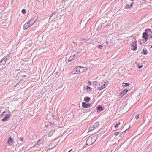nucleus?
<instances>
[{"label": "nucleus", "mask_w": 152, "mask_h": 152, "mask_svg": "<svg viewBox=\"0 0 152 152\" xmlns=\"http://www.w3.org/2000/svg\"><path fill=\"white\" fill-rule=\"evenodd\" d=\"M119 134V132H115V133L114 134L115 135H117Z\"/></svg>", "instance_id": "obj_35"}, {"label": "nucleus", "mask_w": 152, "mask_h": 152, "mask_svg": "<svg viewBox=\"0 0 152 152\" xmlns=\"http://www.w3.org/2000/svg\"><path fill=\"white\" fill-rule=\"evenodd\" d=\"M35 21V22H36V20L34 21V18H31L29 21V22H28V23H29L30 24H31V23L33 22L34 21Z\"/></svg>", "instance_id": "obj_18"}, {"label": "nucleus", "mask_w": 152, "mask_h": 152, "mask_svg": "<svg viewBox=\"0 0 152 152\" xmlns=\"http://www.w3.org/2000/svg\"><path fill=\"white\" fill-rule=\"evenodd\" d=\"M56 12V11H54L50 15L51 17H52L53 15L55 14Z\"/></svg>", "instance_id": "obj_27"}, {"label": "nucleus", "mask_w": 152, "mask_h": 152, "mask_svg": "<svg viewBox=\"0 0 152 152\" xmlns=\"http://www.w3.org/2000/svg\"><path fill=\"white\" fill-rule=\"evenodd\" d=\"M24 76L26 77V76L24 75Z\"/></svg>", "instance_id": "obj_49"}, {"label": "nucleus", "mask_w": 152, "mask_h": 152, "mask_svg": "<svg viewBox=\"0 0 152 152\" xmlns=\"http://www.w3.org/2000/svg\"><path fill=\"white\" fill-rule=\"evenodd\" d=\"M21 12L22 13L25 14L26 13V10L24 9H23L22 10Z\"/></svg>", "instance_id": "obj_26"}, {"label": "nucleus", "mask_w": 152, "mask_h": 152, "mask_svg": "<svg viewBox=\"0 0 152 152\" xmlns=\"http://www.w3.org/2000/svg\"><path fill=\"white\" fill-rule=\"evenodd\" d=\"M142 37L144 38L145 41L146 42L148 40V34L146 32H144L142 34Z\"/></svg>", "instance_id": "obj_10"}, {"label": "nucleus", "mask_w": 152, "mask_h": 152, "mask_svg": "<svg viewBox=\"0 0 152 152\" xmlns=\"http://www.w3.org/2000/svg\"><path fill=\"white\" fill-rule=\"evenodd\" d=\"M121 134V135H122V134H121H121Z\"/></svg>", "instance_id": "obj_47"}, {"label": "nucleus", "mask_w": 152, "mask_h": 152, "mask_svg": "<svg viewBox=\"0 0 152 152\" xmlns=\"http://www.w3.org/2000/svg\"><path fill=\"white\" fill-rule=\"evenodd\" d=\"M26 149V148L25 147H23L22 148V150H25Z\"/></svg>", "instance_id": "obj_38"}, {"label": "nucleus", "mask_w": 152, "mask_h": 152, "mask_svg": "<svg viewBox=\"0 0 152 152\" xmlns=\"http://www.w3.org/2000/svg\"><path fill=\"white\" fill-rule=\"evenodd\" d=\"M75 59V58H74L71 55V56L69 57V58L68 59V61L69 62L72 60H74Z\"/></svg>", "instance_id": "obj_17"}, {"label": "nucleus", "mask_w": 152, "mask_h": 152, "mask_svg": "<svg viewBox=\"0 0 152 152\" xmlns=\"http://www.w3.org/2000/svg\"><path fill=\"white\" fill-rule=\"evenodd\" d=\"M45 126V127L47 128H48L49 127L51 128V127H53V126H54V125L51 123H49V124H48V125H43L42 126Z\"/></svg>", "instance_id": "obj_12"}, {"label": "nucleus", "mask_w": 152, "mask_h": 152, "mask_svg": "<svg viewBox=\"0 0 152 152\" xmlns=\"http://www.w3.org/2000/svg\"><path fill=\"white\" fill-rule=\"evenodd\" d=\"M14 53H10L9 55H7L6 56H4V58H6L7 60H9L11 57H12L14 55Z\"/></svg>", "instance_id": "obj_9"}, {"label": "nucleus", "mask_w": 152, "mask_h": 152, "mask_svg": "<svg viewBox=\"0 0 152 152\" xmlns=\"http://www.w3.org/2000/svg\"><path fill=\"white\" fill-rule=\"evenodd\" d=\"M82 107L84 108H87L90 106V104L89 103L86 104L85 102L82 103Z\"/></svg>", "instance_id": "obj_6"}, {"label": "nucleus", "mask_w": 152, "mask_h": 152, "mask_svg": "<svg viewBox=\"0 0 152 152\" xmlns=\"http://www.w3.org/2000/svg\"><path fill=\"white\" fill-rule=\"evenodd\" d=\"M40 142H41L40 140H38L37 142V144H38V145L40 144H41Z\"/></svg>", "instance_id": "obj_32"}, {"label": "nucleus", "mask_w": 152, "mask_h": 152, "mask_svg": "<svg viewBox=\"0 0 152 152\" xmlns=\"http://www.w3.org/2000/svg\"><path fill=\"white\" fill-rule=\"evenodd\" d=\"M147 51L146 50L143 49L142 50V53L145 55H146L147 54Z\"/></svg>", "instance_id": "obj_20"}, {"label": "nucleus", "mask_w": 152, "mask_h": 152, "mask_svg": "<svg viewBox=\"0 0 152 152\" xmlns=\"http://www.w3.org/2000/svg\"><path fill=\"white\" fill-rule=\"evenodd\" d=\"M6 114H5V112H3V113H2V114L1 115H0V117H2L3 115H5Z\"/></svg>", "instance_id": "obj_29"}, {"label": "nucleus", "mask_w": 152, "mask_h": 152, "mask_svg": "<svg viewBox=\"0 0 152 152\" xmlns=\"http://www.w3.org/2000/svg\"><path fill=\"white\" fill-rule=\"evenodd\" d=\"M85 146H83V149L84 148H85Z\"/></svg>", "instance_id": "obj_43"}, {"label": "nucleus", "mask_w": 152, "mask_h": 152, "mask_svg": "<svg viewBox=\"0 0 152 152\" xmlns=\"http://www.w3.org/2000/svg\"><path fill=\"white\" fill-rule=\"evenodd\" d=\"M7 120H8V119L6 117H5L2 120V121H5Z\"/></svg>", "instance_id": "obj_24"}, {"label": "nucleus", "mask_w": 152, "mask_h": 152, "mask_svg": "<svg viewBox=\"0 0 152 152\" xmlns=\"http://www.w3.org/2000/svg\"><path fill=\"white\" fill-rule=\"evenodd\" d=\"M10 114H7L6 115V117L8 119H9L10 118Z\"/></svg>", "instance_id": "obj_25"}, {"label": "nucleus", "mask_w": 152, "mask_h": 152, "mask_svg": "<svg viewBox=\"0 0 152 152\" xmlns=\"http://www.w3.org/2000/svg\"><path fill=\"white\" fill-rule=\"evenodd\" d=\"M98 48L99 49H101L102 48V45H99L98 46Z\"/></svg>", "instance_id": "obj_30"}, {"label": "nucleus", "mask_w": 152, "mask_h": 152, "mask_svg": "<svg viewBox=\"0 0 152 152\" xmlns=\"http://www.w3.org/2000/svg\"><path fill=\"white\" fill-rule=\"evenodd\" d=\"M6 63V61L4 60H3V58L0 61V66L5 64Z\"/></svg>", "instance_id": "obj_13"}, {"label": "nucleus", "mask_w": 152, "mask_h": 152, "mask_svg": "<svg viewBox=\"0 0 152 152\" xmlns=\"http://www.w3.org/2000/svg\"><path fill=\"white\" fill-rule=\"evenodd\" d=\"M96 140V139L95 140L94 138H92V137L89 138L86 141V145H87L88 144L89 145H91L95 142Z\"/></svg>", "instance_id": "obj_1"}, {"label": "nucleus", "mask_w": 152, "mask_h": 152, "mask_svg": "<svg viewBox=\"0 0 152 152\" xmlns=\"http://www.w3.org/2000/svg\"><path fill=\"white\" fill-rule=\"evenodd\" d=\"M151 37L152 38V34L151 36Z\"/></svg>", "instance_id": "obj_45"}, {"label": "nucleus", "mask_w": 152, "mask_h": 152, "mask_svg": "<svg viewBox=\"0 0 152 152\" xmlns=\"http://www.w3.org/2000/svg\"><path fill=\"white\" fill-rule=\"evenodd\" d=\"M103 110V108L101 106H99L97 109V112H99L100 111H102Z\"/></svg>", "instance_id": "obj_15"}, {"label": "nucleus", "mask_w": 152, "mask_h": 152, "mask_svg": "<svg viewBox=\"0 0 152 152\" xmlns=\"http://www.w3.org/2000/svg\"><path fill=\"white\" fill-rule=\"evenodd\" d=\"M128 91V90L127 89L124 90L121 92V94L123 95H125L126 94Z\"/></svg>", "instance_id": "obj_14"}, {"label": "nucleus", "mask_w": 152, "mask_h": 152, "mask_svg": "<svg viewBox=\"0 0 152 152\" xmlns=\"http://www.w3.org/2000/svg\"><path fill=\"white\" fill-rule=\"evenodd\" d=\"M79 53V52L76 51H73L72 53L71 56H72L74 58H76L78 56V54Z\"/></svg>", "instance_id": "obj_8"}, {"label": "nucleus", "mask_w": 152, "mask_h": 152, "mask_svg": "<svg viewBox=\"0 0 152 152\" xmlns=\"http://www.w3.org/2000/svg\"><path fill=\"white\" fill-rule=\"evenodd\" d=\"M55 146H56V145H55V146H54L53 147V148H51L50 149H53V148H55Z\"/></svg>", "instance_id": "obj_42"}, {"label": "nucleus", "mask_w": 152, "mask_h": 152, "mask_svg": "<svg viewBox=\"0 0 152 152\" xmlns=\"http://www.w3.org/2000/svg\"><path fill=\"white\" fill-rule=\"evenodd\" d=\"M151 48H152V46H151Z\"/></svg>", "instance_id": "obj_46"}, {"label": "nucleus", "mask_w": 152, "mask_h": 152, "mask_svg": "<svg viewBox=\"0 0 152 152\" xmlns=\"http://www.w3.org/2000/svg\"><path fill=\"white\" fill-rule=\"evenodd\" d=\"M99 125V123L98 122H96L95 123V125H94V126L95 127V129L98 127V126Z\"/></svg>", "instance_id": "obj_21"}, {"label": "nucleus", "mask_w": 152, "mask_h": 152, "mask_svg": "<svg viewBox=\"0 0 152 152\" xmlns=\"http://www.w3.org/2000/svg\"><path fill=\"white\" fill-rule=\"evenodd\" d=\"M142 65H141V66H138V68L139 69H140L141 68H142Z\"/></svg>", "instance_id": "obj_41"}, {"label": "nucleus", "mask_w": 152, "mask_h": 152, "mask_svg": "<svg viewBox=\"0 0 152 152\" xmlns=\"http://www.w3.org/2000/svg\"><path fill=\"white\" fill-rule=\"evenodd\" d=\"M91 88L90 87H89L88 86H87V89H86L87 90H91Z\"/></svg>", "instance_id": "obj_28"}, {"label": "nucleus", "mask_w": 152, "mask_h": 152, "mask_svg": "<svg viewBox=\"0 0 152 152\" xmlns=\"http://www.w3.org/2000/svg\"><path fill=\"white\" fill-rule=\"evenodd\" d=\"M108 42H106V44H108Z\"/></svg>", "instance_id": "obj_44"}, {"label": "nucleus", "mask_w": 152, "mask_h": 152, "mask_svg": "<svg viewBox=\"0 0 152 152\" xmlns=\"http://www.w3.org/2000/svg\"><path fill=\"white\" fill-rule=\"evenodd\" d=\"M130 6H129L128 5L127 6V8H130L131 7H132L133 6V5L132 4H131L130 5Z\"/></svg>", "instance_id": "obj_34"}, {"label": "nucleus", "mask_w": 152, "mask_h": 152, "mask_svg": "<svg viewBox=\"0 0 152 152\" xmlns=\"http://www.w3.org/2000/svg\"><path fill=\"white\" fill-rule=\"evenodd\" d=\"M103 85H102L101 87H100L101 85H102V84L100 83L99 84V86L97 87V89L99 90H101L104 89L105 87H106L107 86V83H106V82H104L103 83Z\"/></svg>", "instance_id": "obj_3"}, {"label": "nucleus", "mask_w": 152, "mask_h": 152, "mask_svg": "<svg viewBox=\"0 0 152 152\" xmlns=\"http://www.w3.org/2000/svg\"><path fill=\"white\" fill-rule=\"evenodd\" d=\"M3 58V60H4L6 61V62L8 60L7 59H6V58H4V57Z\"/></svg>", "instance_id": "obj_39"}, {"label": "nucleus", "mask_w": 152, "mask_h": 152, "mask_svg": "<svg viewBox=\"0 0 152 152\" xmlns=\"http://www.w3.org/2000/svg\"><path fill=\"white\" fill-rule=\"evenodd\" d=\"M151 31V30L150 29H149V28L147 29H146V31H149V32H150Z\"/></svg>", "instance_id": "obj_36"}, {"label": "nucleus", "mask_w": 152, "mask_h": 152, "mask_svg": "<svg viewBox=\"0 0 152 152\" xmlns=\"http://www.w3.org/2000/svg\"><path fill=\"white\" fill-rule=\"evenodd\" d=\"M95 129V127H94V125H93L92 126H90L89 129V130L90 131H91L94 130Z\"/></svg>", "instance_id": "obj_16"}, {"label": "nucleus", "mask_w": 152, "mask_h": 152, "mask_svg": "<svg viewBox=\"0 0 152 152\" xmlns=\"http://www.w3.org/2000/svg\"><path fill=\"white\" fill-rule=\"evenodd\" d=\"M54 132V131H51L50 132V133L49 134V135H50V136L51 135H52L53 134Z\"/></svg>", "instance_id": "obj_33"}, {"label": "nucleus", "mask_w": 152, "mask_h": 152, "mask_svg": "<svg viewBox=\"0 0 152 152\" xmlns=\"http://www.w3.org/2000/svg\"><path fill=\"white\" fill-rule=\"evenodd\" d=\"M136 41L135 40H133L132 43L131 48L134 51H135L137 49V45L136 43Z\"/></svg>", "instance_id": "obj_2"}, {"label": "nucleus", "mask_w": 152, "mask_h": 152, "mask_svg": "<svg viewBox=\"0 0 152 152\" xmlns=\"http://www.w3.org/2000/svg\"><path fill=\"white\" fill-rule=\"evenodd\" d=\"M35 23V21H34L33 23H32L31 24H30L29 23H26L23 27V28L24 29H26L30 27L33 25L34 23Z\"/></svg>", "instance_id": "obj_4"}, {"label": "nucleus", "mask_w": 152, "mask_h": 152, "mask_svg": "<svg viewBox=\"0 0 152 152\" xmlns=\"http://www.w3.org/2000/svg\"><path fill=\"white\" fill-rule=\"evenodd\" d=\"M139 115L137 114L135 116V118L137 119H138V118H139Z\"/></svg>", "instance_id": "obj_31"}, {"label": "nucleus", "mask_w": 152, "mask_h": 152, "mask_svg": "<svg viewBox=\"0 0 152 152\" xmlns=\"http://www.w3.org/2000/svg\"><path fill=\"white\" fill-rule=\"evenodd\" d=\"M19 140L22 141H23V138L22 137H20V138Z\"/></svg>", "instance_id": "obj_37"}, {"label": "nucleus", "mask_w": 152, "mask_h": 152, "mask_svg": "<svg viewBox=\"0 0 152 152\" xmlns=\"http://www.w3.org/2000/svg\"><path fill=\"white\" fill-rule=\"evenodd\" d=\"M121 124L120 123V122H118L116 124H115V127L116 128H118V126L119 125H120Z\"/></svg>", "instance_id": "obj_23"}, {"label": "nucleus", "mask_w": 152, "mask_h": 152, "mask_svg": "<svg viewBox=\"0 0 152 152\" xmlns=\"http://www.w3.org/2000/svg\"><path fill=\"white\" fill-rule=\"evenodd\" d=\"M13 139L11 137H10V139H9L7 142V144L9 146H11L12 145V143L13 142Z\"/></svg>", "instance_id": "obj_7"}, {"label": "nucleus", "mask_w": 152, "mask_h": 152, "mask_svg": "<svg viewBox=\"0 0 152 152\" xmlns=\"http://www.w3.org/2000/svg\"><path fill=\"white\" fill-rule=\"evenodd\" d=\"M79 68L80 70V73H82L87 69V68L86 67H84L81 66H79Z\"/></svg>", "instance_id": "obj_11"}, {"label": "nucleus", "mask_w": 152, "mask_h": 152, "mask_svg": "<svg viewBox=\"0 0 152 152\" xmlns=\"http://www.w3.org/2000/svg\"><path fill=\"white\" fill-rule=\"evenodd\" d=\"M124 87H126L129 86V84L128 83H123V85Z\"/></svg>", "instance_id": "obj_22"}, {"label": "nucleus", "mask_w": 152, "mask_h": 152, "mask_svg": "<svg viewBox=\"0 0 152 152\" xmlns=\"http://www.w3.org/2000/svg\"><path fill=\"white\" fill-rule=\"evenodd\" d=\"M121 134V135H122V134H121H121Z\"/></svg>", "instance_id": "obj_48"}, {"label": "nucleus", "mask_w": 152, "mask_h": 152, "mask_svg": "<svg viewBox=\"0 0 152 152\" xmlns=\"http://www.w3.org/2000/svg\"><path fill=\"white\" fill-rule=\"evenodd\" d=\"M79 66L74 69L73 72H74L73 74H78L80 73Z\"/></svg>", "instance_id": "obj_5"}, {"label": "nucleus", "mask_w": 152, "mask_h": 152, "mask_svg": "<svg viewBox=\"0 0 152 152\" xmlns=\"http://www.w3.org/2000/svg\"><path fill=\"white\" fill-rule=\"evenodd\" d=\"M88 83L89 84V85H91V82L90 81H89Z\"/></svg>", "instance_id": "obj_40"}, {"label": "nucleus", "mask_w": 152, "mask_h": 152, "mask_svg": "<svg viewBox=\"0 0 152 152\" xmlns=\"http://www.w3.org/2000/svg\"><path fill=\"white\" fill-rule=\"evenodd\" d=\"M90 100V99L88 97H86L84 98V100L86 102H88Z\"/></svg>", "instance_id": "obj_19"}]
</instances>
